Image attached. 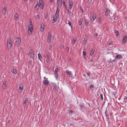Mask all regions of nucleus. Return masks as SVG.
Returning a JSON list of instances; mask_svg holds the SVG:
<instances>
[{
    "label": "nucleus",
    "instance_id": "nucleus-60",
    "mask_svg": "<svg viewBox=\"0 0 127 127\" xmlns=\"http://www.w3.org/2000/svg\"><path fill=\"white\" fill-rule=\"evenodd\" d=\"M111 14H112V16H113V15L111 13Z\"/></svg>",
    "mask_w": 127,
    "mask_h": 127
},
{
    "label": "nucleus",
    "instance_id": "nucleus-32",
    "mask_svg": "<svg viewBox=\"0 0 127 127\" xmlns=\"http://www.w3.org/2000/svg\"><path fill=\"white\" fill-rule=\"evenodd\" d=\"M89 23V21L86 20L85 24L86 25H88Z\"/></svg>",
    "mask_w": 127,
    "mask_h": 127
},
{
    "label": "nucleus",
    "instance_id": "nucleus-13",
    "mask_svg": "<svg viewBox=\"0 0 127 127\" xmlns=\"http://www.w3.org/2000/svg\"><path fill=\"white\" fill-rule=\"evenodd\" d=\"M122 58V56L118 54L116 56V57L115 58L114 60L115 61L118 59H121Z\"/></svg>",
    "mask_w": 127,
    "mask_h": 127
},
{
    "label": "nucleus",
    "instance_id": "nucleus-1",
    "mask_svg": "<svg viewBox=\"0 0 127 127\" xmlns=\"http://www.w3.org/2000/svg\"><path fill=\"white\" fill-rule=\"evenodd\" d=\"M7 47L8 49H11L12 46V40L10 38H9L7 42Z\"/></svg>",
    "mask_w": 127,
    "mask_h": 127
},
{
    "label": "nucleus",
    "instance_id": "nucleus-52",
    "mask_svg": "<svg viewBox=\"0 0 127 127\" xmlns=\"http://www.w3.org/2000/svg\"><path fill=\"white\" fill-rule=\"evenodd\" d=\"M92 0H88V1L90 3L92 1Z\"/></svg>",
    "mask_w": 127,
    "mask_h": 127
},
{
    "label": "nucleus",
    "instance_id": "nucleus-29",
    "mask_svg": "<svg viewBox=\"0 0 127 127\" xmlns=\"http://www.w3.org/2000/svg\"><path fill=\"white\" fill-rule=\"evenodd\" d=\"M38 58L39 60H40L42 58V57L40 54H38Z\"/></svg>",
    "mask_w": 127,
    "mask_h": 127
},
{
    "label": "nucleus",
    "instance_id": "nucleus-12",
    "mask_svg": "<svg viewBox=\"0 0 127 127\" xmlns=\"http://www.w3.org/2000/svg\"><path fill=\"white\" fill-rule=\"evenodd\" d=\"M62 0H58L57 4L59 6H61L62 5Z\"/></svg>",
    "mask_w": 127,
    "mask_h": 127
},
{
    "label": "nucleus",
    "instance_id": "nucleus-46",
    "mask_svg": "<svg viewBox=\"0 0 127 127\" xmlns=\"http://www.w3.org/2000/svg\"><path fill=\"white\" fill-rule=\"evenodd\" d=\"M72 112V111L71 110H70L69 112V113H71Z\"/></svg>",
    "mask_w": 127,
    "mask_h": 127
},
{
    "label": "nucleus",
    "instance_id": "nucleus-14",
    "mask_svg": "<svg viewBox=\"0 0 127 127\" xmlns=\"http://www.w3.org/2000/svg\"><path fill=\"white\" fill-rule=\"evenodd\" d=\"M59 8L57 7V8L56 13H55V15L56 16H57L59 17Z\"/></svg>",
    "mask_w": 127,
    "mask_h": 127
},
{
    "label": "nucleus",
    "instance_id": "nucleus-26",
    "mask_svg": "<svg viewBox=\"0 0 127 127\" xmlns=\"http://www.w3.org/2000/svg\"><path fill=\"white\" fill-rule=\"evenodd\" d=\"M66 72L69 75H72V74L71 72L69 71V70L66 71Z\"/></svg>",
    "mask_w": 127,
    "mask_h": 127
},
{
    "label": "nucleus",
    "instance_id": "nucleus-44",
    "mask_svg": "<svg viewBox=\"0 0 127 127\" xmlns=\"http://www.w3.org/2000/svg\"><path fill=\"white\" fill-rule=\"evenodd\" d=\"M93 87H94L93 85H91L90 86V88H93Z\"/></svg>",
    "mask_w": 127,
    "mask_h": 127
},
{
    "label": "nucleus",
    "instance_id": "nucleus-56",
    "mask_svg": "<svg viewBox=\"0 0 127 127\" xmlns=\"http://www.w3.org/2000/svg\"><path fill=\"white\" fill-rule=\"evenodd\" d=\"M10 122V120H8V122Z\"/></svg>",
    "mask_w": 127,
    "mask_h": 127
},
{
    "label": "nucleus",
    "instance_id": "nucleus-47",
    "mask_svg": "<svg viewBox=\"0 0 127 127\" xmlns=\"http://www.w3.org/2000/svg\"><path fill=\"white\" fill-rule=\"evenodd\" d=\"M67 49V51H69V48L68 47H66Z\"/></svg>",
    "mask_w": 127,
    "mask_h": 127
},
{
    "label": "nucleus",
    "instance_id": "nucleus-11",
    "mask_svg": "<svg viewBox=\"0 0 127 127\" xmlns=\"http://www.w3.org/2000/svg\"><path fill=\"white\" fill-rule=\"evenodd\" d=\"M2 13L3 15H5L6 13V9L5 7H4L2 10Z\"/></svg>",
    "mask_w": 127,
    "mask_h": 127
},
{
    "label": "nucleus",
    "instance_id": "nucleus-42",
    "mask_svg": "<svg viewBox=\"0 0 127 127\" xmlns=\"http://www.w3.org/2000/svg\"><path fill=\"white\" fill-rule=\"evenodd\" d=\"M36 17L37 18H36V19L37 20H38L39 19V16L38 15H37L36 16Z\"/></svg>",
    "mask_w": 127,
    "mask_h": 127
},
{
    "label": "nucleus",
    "instance_id": "nucleus-25",
    "mask_svg": "<svg viewBox=\"0 0 127 127\" xmlns=\"http://www.w3.org/2000/svg\"><path fill=\"white\" fill-rule=\"evenodd\" d=\"M77 40L75 38H74L73 39V40H72V43L73 44H74L76 41Z\"/></svg>",
    "mask_w": 127,
    "mask_h": 127
},
{
    "label": "nucleus",
    "instance_id": "nucleus-37",
    "mask_svg": "<svg viewBox=\"0 0 127 127\" xmlns=\"http://www.w3.org/2000/svg\"><path fill=\"white\" fill-rule=\"evenodd\" d=\"M58 68H56L55 69V74H57L58 71Z\"/></svg>",
    "mask_w": 127,
    "mask_h": 127
},
{
    "label": "nucleus",
    "instance_id": "nucleus-35",
    "mask_svg": "<svg viewBox=\"0 0 127 127\" xmlns=\"http://www.w3.org/2000/svg\"><path fill=\"white\" fill-rule=\"evenodd\" d=\"M102 18L101 17L98 18L97 19V20L98 22H100Z\"/></svg>",
    "mask_w": 127,
    "mask_h": 127
},
{
    "label": "nucleus",
    "instance_id": "nucleus-10",
    "mask_svg": "<svg viewBox=\"0 0 127 127\" xmlns=\"http://www.w3.org/2000/svg\"><path fill=\"white\" fill-rule=\"evenodd\" d=\"M127 40V36L125 35L124 36V38L122 40V43L124 44L126 41Z\"/></svg>",
    "mask_w": 127,
    "mask_h": 127
},
{
    "label": "nucleus",
    "instance_id": "nucleus-43",
    "mask_svg": "<svg viewBox=\"0 0 127 127\" xmlns=\"http://www.w3.org/2000/svg\"><path fill=\"white\" fill-rule=\"evenodd\" d=\"M52 46L51 45H49V50H51L52 48Z\"/></svg>",
    "mask_w": 127,
    "mask_h": 127
},
{
    "label": "nucleus",
    "instance_id": "nucleus-17",
    "mask_svg": "<svg viewBox=\"0 0 127 127\" xmlns=\"http://www.w3.org/2000/svg\"><path fill=\"white\" fill-rule=\"evenodd\" d=\"M35 8L36 10H37L39 8H41V6H40V5H39L38 3L36 4V5L35 6Z\"/></svg>",
    "mask_w": 127,
    "mask_h": 127
},
{
    "label": "nucleus",
    "instance_id": "nucleus-7",
    "mask_svg": "<svg viewBox=\"0 0 127 127\" xmlns=\"http://www.w3.org/2000/svg\"><path fill=\"white\" fill-rule=\"evenodd\" d=\"M24 87L23 85L22 84H20L19 86V90L20 92H22L23 90Z\"/></svg>",
    "mask_w": 127,
    "mask_h": 127
},
{
    "label": "nucleus",
    "instance_id": "nucleus-22",
    "mask_svg": "<svg viewBox=\"0 0 127 127\" xmlns=\"http://www.w3.org/2000/svg\"><path fill=\"white\" fill-rule=\"evenodd\" d=\"M109 12V10L108 9H106V11L105 12V15L106 16H107Z\"/></svg>",
    "mask_w": 127,
    "mask_h": 127
},
{
    "label": "nucleus",
    "instance_id": "nucleus-58",
    "mask_svg": "<svg viewBox=\"0 0 127 127\" xmlns=\"http://www.w3.org/2000/svg\"><path fill=\"white\" fill-rule=\"evenodd\" d=\"M114 1H115V0H113Z\"/></svg>",
    "mask_w": 127,
    "mask_h": 127
},
{
    "label": "nucleus",
    "instance_id": "nucleus-31",
    "mask_svg": "<svg viewBox=\"0 0 127 127\" xmlns=\"http://www.w3.org/2000/svg\"><path fill=\"white\" fill-rule=\"evenodd\" d=\"M105 114L106 116V117H107L108 115V114L107 112V110L106 109L105 112Z\"/></svg>",
    "mask_w": 127,
    "mask_h": 127
},
{
    "label": "nucleus",
    "instance_id": "nucleus-41",
    "mask_svg": "<svg viewBox=\"0 0 127 127\" xmlns=\"http://www.w3.org/2000/svg\"><path fill=\"white\" fill-rule=\"evenodd\" d=\"M50 61V59L49 58H47V60H46V62L47 63L48 62Z\"/></svg>",
    "mask_w": 127,
    "mask_h": 127
},
{
    "label": "nucleus",
    "instance_id": "nucleus-40",
    "mask_svg": "<svg viewBox=\"0 0 127 127\" xmlns=\"http://www.w3.org/2000/svg\"><path fill=\"white\" fill-rule=\"evenodd\" d=\"M127 96H125L124 97V100H125V101H124L125 102H126L125 101V100H127Z\"/></svg>",
    "mask_w": 127,
    "mask_h": 127
},
{
    "label": "nucleus",
    "instance_id": "nucleus-23",
    "mask_svg": "<svg viewBox=\"0 0 127 127\" xmlns=\"http://www.w3.org/2000/svg\"><path fill=\"white\" fill-rule=\"evenodd\" d=\"M28 99L27 98H26L25 99V100L24 101V102L23 103L24 105L25 106H26V103L27 102V101H28Z\"/></svg>",
    "mask_w": 127,
    "mask_h": 127
},
{
    "label": "nucleus",
    "instance_id": "nucleus-21",
    "mask_svg": "<svg viewBox=\"0 0 127 127\" xmlns=\"http://www.w3.org/2000/svg\"><path fill=\"white\" fill-rule=\"evenodd\" d=\"M53 20L55 22H56L57 21V18H58L59 17H58L57 16H53Z\"/></svg>",
    "mask_w": 127,
    "mask_h": 127
},
{
    "label": "nucleus",
    "instance_id": "nucleus-49",
    "mask_svg": "<svg viewBox=\"0 0 127 127\" xmlns=\"http://www.w3.org/2000/svg\"><path fill=\"white\" fill-rule=\"evenodd\" d=\"M113 43V42L112 41H111L109 43V44L110 45H111Z\"/></svg>",
    "mask_w": 127,
    "mask_h": 127
},
{
    "label": "nucleus",
    "instance_id": "nucleus-8",
    "mask_svg": "<svg viewBox=\"0 0 127 127\" xmlns=\"http://www.w3.org/2000/svg\"><path fill=\"white\" fill-rule=\"evenodd\" d=\"M69 9H71L73 5L72 2V0H69Z\"/></svg>",
    "mask_w": 127,
    "mask_h": 127
},
{
    "label": "nucleus",
    "instance_id": "nucleus-27",
    "mask_svg": "<svg viewBox=\"0 0 127 127\" xmlns=\"http://www.w3.org/2000/svg\"><path fill=\"white\" fill-rule=\"evenodd\" d=\"M34 0H31V1L30 2V5H33V4H34L35 3L34 2Z\"/></svg>",
    "mask_w": 127,
    "mask_h": 127
},
{
    "label": "nucleus",
    "instance_id": "nucleus-9",
    "mask_svg": "<svg viewBox=\"0 0 127 127\" xmlns=\"http://www.w3.org/2000/svg\"><path fill=\"white\" fill-rule=\"evenodd\" d=\"M6 81H4L3 82V84L2 86V88L3 89H6L7 88V85L6 84Z\"/></svg>",
    "mask_w": 127,
    "mask_h": 127
},
{
    "label": "nucleus",
    "instance_id": "nucleus-50",
    "mask_svg": "<svg viewBox=\"0 0 127 127\" xmlns=\"http://www.w3.org/2000/svg\"><path fill=\"white\" fill-rule=\"evenodd\" d=\"M47 58H49V56L48 55H46Z\"/></svg>",
    "mask_w": 127,
    "mask_h": 127
},
{
    "label": "nucleus",
    "instance_id": "nucleus-39",
    "mask_svg": "<svg viewBox=\"0 0 127 127\" xmlns=\"http://www.w3.org/2000/svg\"><path fill=\"white\" fill-rule=\"evenodd\" d=\"M100 96L101 97V99L102 100L103 99V95L102 93H101L100 94Z\"/></svg>",
    "mask_w": 127,
    "mask_h": 127
},
{
    "label": "nucleus",
    "instance_id": "nucleus-33",
    "mask_svg": "<svg viewBox=\"0 0 127 127\" xmlns=\"http://www.w3.org/2000/svg\"><path fill=\"white\" fill-rule=\"evenodd\" d=\"M94 52V51H93V49L91 53H90V55H92L93 54Z\"/></svg>",
    "mask_w": 127,
    "mask_h": 127
},
{
    "label": "nucleus",
    "instance_id": "nucleus-4",
    "mask_svg": "<svg viewBox=\"0 0 127 127\" xmlns=\"http://www.w3.org/2000/svg\"><path fill=\"white\" fill-rule=\"evenodd\" d=\"M29 55L31 58L33 59L34 58V55L33 51L32 50H30L29 51Z\"/></svg>",
    "mask_w": 127,
    "mask_h": 127
},
{
    "label": "nucleus",
    "instance_id": "nucleus-36",
    "mask_svg": "<svg viewBox=\"0 0 127 127\" xmlns=\"http://www.w3.org/2000/svg\"><path fill=\"white\" fill-rule=\"evenodd\" d=\"M68 10V15L70 16L71 14V12L69 11L68 9H67Z\"/></svg>",
    "mask_w": 127,
    "mask_h": 127
},
{
    "label": "nucleus",
    "instance_id": "nucleus-20",
    "mask_svg": "<svg viewBox=\"0 0 127 127\" xmlns=\"http://www.w3.org/2000/svg\"><path fill=\"white\" fill-rule=\"evenodd\" d=\"M114 32L116 37H118L119 35V32L118 31L115 30L114 31Z\"/></svg>",
    "mask_w": 127,
    "mask_h": 127
},
{
    "label": "nucleus",
    "instance_id": "nucleus-59",
    "mask_svg": "<svg viewBox=\"0 0 127 127\" xmlns=\"http://www.w3.org/2000/svg\"><path fill=\"white\" fill-rule=\"evenodd\" d=\"M84 75V76H85V75L84 74V75Z\"/></svg>",
    "mask_w": 127,
    "mask_h": 127
},
{
    "label": "nucleus",
    "instance_id": "nucleus-6",
    "mask_svg": "<svg viewBox=\"0 0 127 127\" xmlns=\"http://www.w3.org/2000/svg\"><path fill=\"white\" fill-rule=\"evenodd\" d=\"M39 4L41 6V9H42L44 7V3L42 2V0H39Z\"/></svg>",
    "mask_w": 127,
    "mask_h": 127
},
{
    "label": "nucleus",
    "instance_id": "nucleus-30",
    "mask_svg": "<svg viewBox=\"0 0 127 127\" xmlns=\"http://www.w3.org/2000/svg\"><path fill=\"white\" fill-rule=\"evenodd\" d=\"M68 24L71 27V29L72 28V25L71 24V22L70 21L68 20Z\"/></svg>",
    "mask_w": 127,
    "mask_h": 127
},
{
    "label": "nucleus",
    "instance_id": "nucleus-18",
    "mask_svg": "<svg viewBox=\"0 0 127 127\" xmlns=\"http://www.w3.org/2000/svg\"><path fill=\"white\" fill-rule=\"evenodd\" d=\"M52 36L50 33H49L48 36V40L49 41H50L51 40Z\"/></svg>",
    "mask_w": 127,
    "mask_h": 127
},
{
    "label": "nucleus",
    "instance_id": "nucleus-48",
    "mask_svg": "<svg viewBox=\"0 0 127 127\" xmlns=\"http://www.w3.org/2000/svg\"><path fill=\"white\" fill-rule=\"evenodd\" d=\"M58 77V75L57 74L56 75V79H57Z\"/></svg>",
    "mask_w": 127,
    "mask_h": 127
},
{
    "label": "nucleus",
    "instance_id": "nucleus-19",
    "mask_svg": "<svg viewBox=\"0 0 127 127\" xmlns=\"http://www.w3.org/2000/svg\"><path fill=\"white\" fill-rule=\"evenodd\" d=\"M11 71L13 73L15 74H17V71L16 69H12L11 70Z\"/></svg>",
    "mask_w": 127,
    "mask_h": 127
},
{
    "label": "nucleus",
    "instance_id": "nucleus-5",
    "mask_svg": "<svg viewBox=\"0 0 127 127\" xmlns=\"http://www.w3.org/2000/svg\"><path fill=\"white\" fill-rule=\"evenodd\" d=\"M21 39L20 38H17L16 39L15 44L17 46H19L21 43Z\"/></svg>",
    "mask_w": 127,
    "mask_h": 127
},
{
    "label": "nucleus",
    "instance_id": "nucleus-2",
    "mask_svg": "<svg viewBox=\"0 0 127 127\" xmlns=\"http://www.w3.org/2000/svg\"><path fill=\"white\" fill-rule=\"evenodd\" d=\"M33 26L32 24V21L31 20H30V24L29 25V30L31 32V34L32 33V32L33 31Z\"/></svg>",
    "mask_w": 127,
    "mask_h": 127
},
{
    "label": "nucleus",
    "instance_id": "nucleus-38",
    "mask_svg": "<svg viewBox=\"0 0 127 127\" xmlns=\"http://www.w3.org/2000/svg\"><path fill=\"white\" fill-rule=\"evenodd\" d=\"M87 40V39H86L85 38H84V44H85L86 43Z\"/></svg>",
    "mask_w": 127,
    "mask_h": 127
},
{
    "label": "nucleus",
    "instance_id": "nucleus-55",
    "mask_svg": "<svg viewBox=\"0 0 127 127\" xmlns=\"http://www.w3.org/2000/svg\"><path fill=\"white\" fill-rule=\"evenodd\" d=\"M109 16L110 17H111V16H110V14H109Z\"/></svg>",
    "mask_w": 127,
    "mask_h": 127
},
{
    "label": "nucleus",
    "instance_id": "nucleus-53",
    "mask_svg": "<svg viewBox=\"0 0 127 127\" xmlns=\"http://www.w3.org/2000/svg\"><path fill=\"white\" fill-rule=\"evenodd\" d=\"M28 0H24V1H28Z\"/></svg>",
    "mask_w": 127,
    "mask_h": 127
},
{
    "label": "nucleus",
    "instance_id": "nucleus-16",
    "mask_svg": "<svg viewBox=\"0 0 127 127\" xmlns=\"http://www.w3.org/2000/svg\"><path fill=\"white\" fill-rule=\"evenodd\" d=\"M45 27L44 25H41V27L40 28V30L41 32H43L44 31Z\"/></svg>",
    "mask_w": 127,
    "mask_h": 127
},
{
    "label": "nucleus",
    "instance_id": "nucleus-28",
    "mask_svg": "<svg viewBox=\"0 0 127 127\" xmlns=\"http://www.w3.org/2000/svg\"><path fill=\"white\" fill-rule=\"evenodd\" d=\"M82 22H83L82 19H80V21L79 22V24L80 25H81V24L82 23Z\"/></svg>",
    "mask_w": 127,
    "mask_h": 127
},
{
    "label": "nucleus",
    "instance_id": "nucleus-24",
    "mask_svg": "<svg viewBox=\"0 0 127 127\" xmlns=\"http://www.w3.org/2000/svg\"><path fill=\"white\" fill-rule=\"evenodd\" d=\"M96 18V16L95 14H94L92 16V19H93V21H94Z\"/></svg>",
    "mask_w": 127,
    "mask_h": 127
},
{
    "label": "nucleus",
    "instance_id": "nucleus-51",
    "mask_svg": "<svg viewBox=\"0 0 127 127\" xmlns=\"http://www.w3.org/2000/svg\"><path fill=\"white\" fill-rule=\"evenodd\" d=\"M95 36H96V37L97 36V33H96L95 34Z\"/></svg>",
    "mask_w": 127,
    "mask_h": 127
},
{
    "label": "nucleus",
    "instance_id": "nucleus-61",
    "mask_svg": "<svg viewBox=\"0 0 127 127\" xmlns=\"http://www.w3.org/2000/svg\"><path fill=\"white\" fill-rule=\"evenodd\" d=\"M127 91V90H126Z\"/></svg>",
    "mask_w": 127,
    "mask_h": 127
},
{
    "label": "nucleus",
    "instance_id": "nucleus-45",
    "mask_svg": "<svg viewBox=\"0 0 127 127\" xmlns=\"http://www.w3.org/2000/svg\"><path fill=\"white\" fill-rule=\"evenodd\" d=\"M54 0H49V2H54Z\"/></svg>",
    "mask_w": 127,
    "mask_h": 127
},
{
    "label": "nucleus",
    "instance_id": "nucleus-3",
    "mask_svg": "<svg viewBox=\"0 0 127 127\" xmlns=\"http://www.w3.org/2000/svg\"><path fill=\"white\" fill-rule=\"evenodd\" d=\"M43 84L46 86H48L49 84V82L48 80V78L46 77L44 78V80L43 81Z\"/></svg>",
    "mask_w": 127,
    "mask_h": 127
},
{
    "label": "nucleus",
    "instance_id": "nucleus-57",
    "mask_svg": "<svg viewBox=\"0 0 127 127\" xmlns=\"http://www.w3.org/2000/svg\"><path fill=\"white\" fill-rule=\"evenodd\" d=\"M10 122V120H8V122Z\"/></svg>",
    "mask_w": 127,
    "mask_h": 127
},
{
    "label": "nucleus",
    "instance_id": "nucleus-15",
    "mask_svg": "<svg viewBox=\"0 0 127 127\" xmlns=\"http://www.w3.org/2000/svg\"><path fill=\"white\" fill-rule=\"evenodd\" d=\"M19 15L18 13H16L14 15V19L15 20H17L18 19Z\"/></svg>",
    "mask_w": 127,
    "mask_h": 127
},
{
    "label": "nucleus",
    "instance_id": "nucleus-54",
    "mask_svg": "<svg viewBox=\"0 0 127 127\" xmlns=\"http://www.w3.org/2000/svg\"><path fill=\"white\" fill-rule=\"evenodd\" d=\"M63 4H65V1H64L63 2Z\"/></svg>",
    "mask_w": 127,
    "mask_h": 127
},
{
    "label": "nucleus",
    "instance_id": "nucleus-34",
    "mask_svg": "<svg viewBox=\"0 0 127 127\" xmlns=\"http://www.w3.org/2000/svg\"><path fill=\"white\" fill-rule=\"evenodd\" d=\"M86 55V53L84 51H83V55L84 57Z\"/></svg>",
    "mask_w": 127,
    "mask_h": 127
}]
</instances>
